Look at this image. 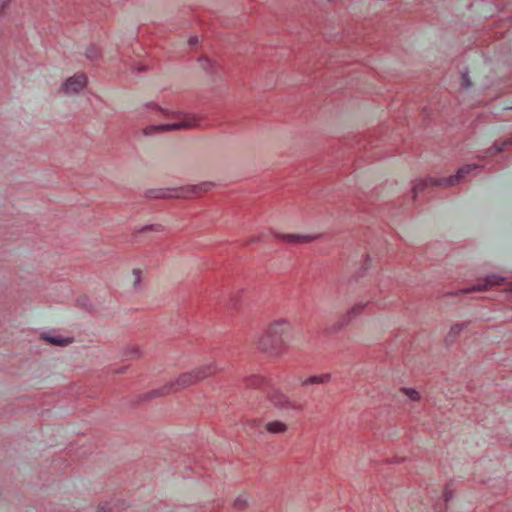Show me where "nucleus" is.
Returning <instances> with one entry per match:
<instances>
[{
  "label": "nucleus",
  "instance_id": "nucleus-11",
  "mask_svg": "<svg viewBox=\"0 0 512 512\" xmlns=\"http://www.w3.org/2000/svg\"><path fill=\"white\" fill-rule=\"evenodd\" d=\"M401 391L412 401H419L420 400V394L418 391L410 388H402Z\"/></svg>",
  "mask_w": 512,
  "mask_h": 512
},
{
  "label": "nucleus",
  "instance_id": "nucleus-7",
  "mask_svg": "<svg viewBox=\"0 0 512 512\" xmlns=\"http://www.w3.org/2000/svg\"><path fill=\"white\" fill-rule=\"evenodd\" d=\"M287 428V425L282 421H271L265 424L266 431L272 434L284 433Z\"/></svg>",
  "mask_w": 512,
  "mask_h": 512
},
{
  "label": "nucleus",
  "instance_id": "nucleus-9",
  "mask_svg": "<svg viewBox=\"0 0 512 512\" xmlns=\"http://www.w3.org/2000/svg\"><path fill=\"white\" fill-rule=\"evenodd\" d=\"M330 380V374H321V375H315L308 377L302 381V385H314V384H321V383H327Z\"/></svg>",
  "mask_w": 512,
  "mask_h": 512
},
{
  "label": "nucleus",
  "instance_id": "nucleus-4",
  "mask_svg": "<svg viewBox=\"0 0 512 512\" xmlns=\"http://www.w3.org/2000/svg\"><path fill=\"white\" fill-rule=\"evenodd\" d=\"M476 168H477V166L474 165V164L466 165V166H463L462 168H460L455 176H451L449 178H439V179L429 178L422 185L426 186L428 183L430 185H435V186H452V185H456L470 171H472V170H474Z\"/></svg>",
  "mask_w": 512,
  "mask_h": 512
},
{
  "label": "nucleus",
  "instance_id": "nucleus-10",
  "mask_svg": "<svg viewBox=\"0 0 512 512\" xmlns=\"http://www.w3.org/2000/svg\"><path fill=\"white\" fill-rule=\"evenodd\" d=\"M500 278L497 276H489L483 285L473 286L471 289H468L467 292L470 291H482L486 289L488 286L496 285L500 283Z\"/></svg>",
  "mask_w": 512,
  "mask_h": 512
},
{
  "label": "nucleus",
  "instance_id": "nucleus-2",
  "mask_svg": "<svg viewBox=\"0 0 512 512\" xmlns=\"http://www.w3.org/2000/svg\"><path fill=\"white\" fill-rule=\"evenodd\" d=\"M216 372V366L213 363H209L203 365L201 367L196 368L192 372H187L181 374L175 382H172L169 386H165L161 391H155L154 394L156 396H163L171 393L172 391H177L183 389L187 386L193 385L199 380L205 379Z\"/></svg>",
  "mask_w": 512,
  "mask_h": 512
},
{
  "label": "nucleus",
  "instance_id": "nucleus-21",
  "mask_svg": "<svg viewBox=\"0 0 512 512\" xmlns=\"http://www.w3.org/2000/svg\"><path fill=\"white\" fill-rule=\"evenodd\" d=\"M96 54H93V53H90V52H87V57L88 58H93L95 57Z\"/></svg>",
  "mask_w": 512,
  "mask_h": 512
},
{
  "label": "nucleus",
  "instance_id": "nucleus-8",
  "mask_svg": "<svg viewBox=\"0 0 512 512\" xmlns=\"http://www.w3.org/2000/svg\"><path fill=\"white\" fill-rule=\"evenodd\" d=\"M200 189H202V188L197 187V186L180 188V189L174 190L173 194H170L169 196L178 197V198H180V197L187 198V197H191L192 195L196 194L197 191Z\"/></svg>",
  "mask_w": 512,
  "mask_h": 512
},
{
  "label": "nucleus",
  "instance_id": "nucleus-5",
  "mask_svg": "<svg viewBox=\"0 0 512 512\" xmlns=\"http://www.w3.org/2000/svg\"><path fill=\"white\" fill-rule=\"evenodd\" d=\"M87 84V78L84 74H77L67 79L63 84L65 94H74L82 90Z\"/></svg>",
  "mask_w": 512,
  "mask_h": 512
},
{
  "label": "nucleus",
  "instance_id": "nucleus-3",
  "mask_svg": "<svg viewBox=\"0 0 512 512\" xmlns=\"http://www.w3.org/2000/svg\"><path fill=\"white\" fill-rule=\"evenodd\" d=\"M197 125V120L191 116H182L179 120L157 126H150L145 129L146 134H151L158 131H170L178 129H188Z\"/></svg>",
  "mask_w": 512,
  "mask_h": 512
},
{
  "label": "nucleus",
  "instance_id": "nucleus-14",
  "mask_svg": "<svg viewBox=\"0 0 512 512\" xmlns=\"http://www.w3.org/2000/svg\"><path fill=\"white\" fill-rule=\"evenodd\" d=\"M272 401L275 405L283 406L286 403V397L281 393L275 392L272 396Z\"/></svg>",
  "mask_w": 512,
  "mask_h": 512
},
{
  "label": "nucleus",
  "instance_id": "nucleus-15",
  "mask_svg": "<svg viewBox=\"0 0 512 512\" xmlns=\"http://www.w3.org/2000/svg\"><path fill=\"white\" fill-rule=\"evenodd\" d=\"M365 307V304L363 303H358V304H355L351 310H350V314L352 315H357L359 314Z\"/></svg>",
  "mask_w": 512,
  "mask_h": 512
},
{
  "label": "nucleus",
  "instance_id": "nucleus-6",
  "mask_svg": "<svg viewBox=\"0 0 512 512\" xmlns=\"http://www.w3.org/2000/svg\"><path fill=\"white\" fill-rule=\"evenodd\" d=\"M276 237L289 243H304L309 242L313 239V237L309 235L301 234H277Z\"/></svg>",
  "mask_w": 512,
  "mask_h": 512
},
{
  "label": "nucleus",
  "instance_id": "nucleus-12",
  "mask_svg": "<svg viewBox=\"0 0 512 512\" xmlns=\"http://www.w3.org/2000/svg\"><path fill=\"white\" fill-rule=\"evenodd\" d=\"M141 274H142V271L139 270V269H134L131 273V275L129 276V282L133 285V286H136L140 280H141Z\"/></svg>",
  "mask_w": 512,
  "mask_h": 512
},
{
  "label": "nucleus",
  "instance_id": "nucleus-1",
  "mask_svg": "<svg viewBox=\"0 0 512 512\" xmlns=\"http://www.w3.org/2000/svg\"><path fill=\"white\" fill-rule=\"evenodd\" d=\"M291 331V324L285 319L272 321L258 337L257 347L270 354H280L286 346V338Z\"/></svg>",
  "mask_w": 512,
  "mask_h": 512
},
{
  "label": "nucleus",
  "instance_id": "nucleus-20",
  "mask_svg": "<svg viewBox=\"0 0 512 512\" xmlns=\"http://www.w3.org/2000/svg\"><path fill=\"white\" fill-rule=\"evenodd\" d=\"M414 190H415V193H418V192L421 190V188H420V184H419V185H416V186H415V188H414Z\"/></svg>",
  "mask_w": 512,
  "mask_h": 512
},
{
  "label": "nucleus",
  "instance_id": "nucleus-16",
  "mask_svg": "<svg viewBox=\"0 0 512 512\" xmlns=\"http://www.w3.org/2000/svg\"><path fill=\"white\" fill-rule=\"evenodd\" d=\"M461 81H462V86L463 87L468 88V87L471 86V83H470V80H469L467 72L462 74Z\"/></svg>",
  "mask_w": 512,
  "mask_h": 512
},
{
  "label": "nucleus",
  "instance_id": "nucleus-19",
  "mask_svg": "<svg viewBox=\"0 0 512 512\" xmlns=\"http://www.w3.org/2000/svg\"><path fill=\"white\" fill-rule=\"evenodd\" d=\"M97 512H111L110 509L106 510L104 507H100Z\"/></svg>",
  "mask_w": 512,
  "mask_h": 512
},
{
  "label": "nucleus",
  "instance_id": "nucleus-18",
  "mask_svg": "<svg viewBox=\"0 0 512 512\" xmlns=\"http://www.w3.org/2000/svg\"><path fill=\"white\" fill-rule=\"evenodd\" d=\"M199 42V38L197 36H193L189 39V44L190 45H197Z\"/></svg>",
  "mask_w": 512,
  "mask_h": 512
},
{
  "label": "nucleus",
  "instance_id": "nucleus-17",
  "mask_svg": "<svg viewBox=\"0 0 512 512\" xmlns=\"http://www.w3.org/2000/svg\"><path fill=\"white\" fill-rule=\"evenodd\" d=\"M452 497V493L451 491H449L448 489H446L444 492H443V498H444V502H448V500Z\"/></svg>",
  "mask_w": 512,
  "mask_h": 512
},
{
  "label": "nucleus",
  "instance_id": "nucleus-13",
  "mask_svg": "<svg viewBox=\"0 0 512 512\" xmlns=\"http://www.w3.org/2000/svg\"><path fill=\"white\" fill-rule=\"evenodd\" d=\"M45 339L51 344L60 345V346H65L70 342L68 339H63L61 337H47Z\"/></svg>",
  "mask_w": 512,
  "mask_h": 512
}]
</instances>
